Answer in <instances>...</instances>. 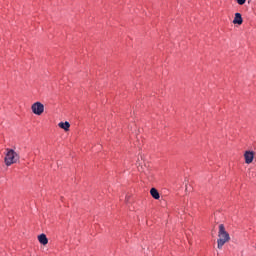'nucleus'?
<instances>
[{
  "instance_id": "nucleus-6",
  "label": "nucleus",
  "mask_w": 256,
  "mask_h": 256,
  "mask_svg": "<svg viewBox=\"0 0 256 256\" xmlns=\"http://www.w3.org/2000/svg\"><path fill=\"white\" fill-rule=\"evenodd\" d=\"M38 241L41 243V245H47V243H49V239H47V235L45 234H40L38 236Z\"/></svg>"
},
{
  "instance_id": "nucleus-3",
  "label": "nucleus",
  "mask_w": 256,
  "mask_h": 256,
  "mask_svg": "<svg viewBox=\"0 0 256 256\" xmlns=\"http://www.w3.org/2000/svg\"><path fill=\"white\" fill-rule=\"evenodd\" d=\"M31 109L34 115H43V112L45 111V106L41 102H35L34 104H32Z\"/></svg>"
},
{
  "instance_id": "nucleus-1",
  "label": "nucleus",
  "mask_w": 256,
  "mask_h": 256,
  "mask_svg": "<svg viewBox=\"0 0 256 256\" xmlns=\"http://www.w3.org/2000/svg\"><path fill=\"white\" fill-rule=\"evenodd\" d=\"M229 241H231L229 232L225 230V225L220 224L218 229L217 248L223 249V245H225V243H229Z\"/></svg>"
},
{
  "instance_id": "nucleus-8",
  "label": "nucleus",
  "mask_w": 256,
  "mask_h": 256,
  "mask_svg": "<svg viewBox=\"0 0 256 256\" xmlns=\"http://www.w3.org/2000/svg\"><path fill=\"white\" fill-rule=\"evenodd\" d=\"M150 194L152 195L153 199H160L159 191L156 188H151Z\"/></svg>"
},
{
  "instance_id": "nucleus-2",
  "label": "nucleus",
  "mask_w": 256,
  "mask_h": 256,
  "mask_svg": "<svg viewBox=\"0 0 256 256\" xmlns=\"http://www.w3.org/2000/svg\"><path fill=\"white\" fill-rule=\"evenodd\" d=\"M20 156L15 150L11 148H6V153L4 157V163L7 167H11V165H15V163H19Z\"/></svg>"
},
{
  "instance_id": "nucleus-5",
  "label": "nucleus",
  "mask_w": 256,
  "mask_h": 256,
  "mask_svg": "<svg viewBox=\"0 0 256 256\" xmlns=\"http://www.w3.org/2000/svg\"><path fill=\"white\" fill-rule=\"evenodd\" d=\"M234 25H242L243 24V17H241V13H236L235 18L233 20Z\"/></svg>"
},
{
  "instance_id": "nucleus-7",
  "label": "nucleus",
  "mask_w": 256,
  "mask_h": 256,
  "mask_svg": "<svg viewBox=\"0 0 256 256\" xmlns=\"http://www.w3.org/2000/svg\"><path fill=\"white\" fill-rule=\"evenodd\" d=\"M58 126L60 127V129H64V131H69V127H71V124H69V122H60Z\"/></svg>"
},
{
  "instance_id": "nucleus-4",
  "label": "nucleus",
  "mask_w": 256,
  "mask_h": 256,
  "mask_svg": "<svg viewBox=\"0 0 256 256\" xmlns=\"http://www.w3.org/2000/svg\"><path fill=\"white\" fill-rule=\"evenodd\" d=\"M245 163L247 165H250V163H253V159H255V153L253 151H246L244 153Z\"/></svg>"
},
{
  "instance_id": "nucleus-9",
  "label": "nucleus",
  "mask_w": 256,
  "mask_h": 256,
  "mask_svg": "<svg viewBox=\"0 0 256 256\" xmlns=\"http://www.w3.org/2000/svg\"><path fill=\"white\" fill-rule=\"evenodd\" d=\"M236 1H237L238 5H245V2L247 0H236Z\"/></svg>"
}]
</instances>
